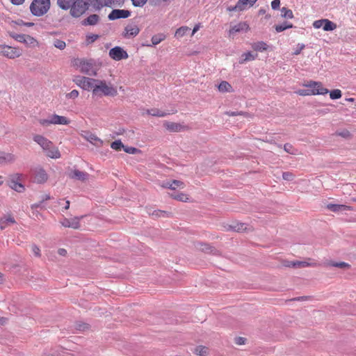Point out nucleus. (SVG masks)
<instances>
[{
    "instance_id": "f257e3e1",
    "label": "nucleus",
    "mask_w": 356,
    "mask_h": 356,
    "mask_svg": "<svg viewBox=\"0 0 356 356\" xmlns=\"http://www.w3.org/2000/svg\"><path fill=\"white\" fill-rule=\"evenodd\" d=\"M118 95L117 88L111 83L108 84L104 80H97L95 88L92 90V96L102 97V96L115 97Z\"/></svg>"
},
{
    "instance_id": "f03ea898",
    "label": "nucleus",
    "mask_w": 356,
    "mask_h": 356,
    "mask_svg": "<svg viewBox=\"0 0 356 356\" xmlns=\"http://www.w3.org/2000/svg\"><path fill=\"white\" fill-rule=\"evenodd\" d=\"M79 66L81 72L89 76H96L102 66V63L92 58L82 59L80 60Z\"/></svg>"
},
{
    "instance_id": "7ed1b4c3",
    "label": "nucleus",
    "mask_w": 356,
    "mask_h": 356,
    "mask_svg": "<svg viewBox=\"0 0 356 356\" xmlns=\"http://www.w3.org/2000/svg\"><path fill=\"white\" fill-rule=\"evenodd\" d=\"M50 6V0H33L30 5V11L33 15L41 17L48 12Z\"/></svg>"
},
{
    "instance_id": "20e7f679",
    "label": "nucleus",
    "mask_w": 356,
    "mask_h": 356,
    "mask_svg": "<svg viewBox=\"0 0 356 356\" xmlns=\"http://www.w3.org/2000/svg\"><path fill=\"white\" fill-rule=\"evenodd\" d=\"M92 2V0H74L70 8V15L75 18L81 17L88 10Z\"/></svg>"
},
{
    "instance_id": "39448f33",
    "label": "nucleus",
    "mask_w": 356,
    "mask_h": 356,
    "mask_svg": "<svg viewBox=\"0 0 356 356\" xmlns=\"http://www.w3.org/2000/svg\"><path fill=\"white\" fill-rule=\"evenodd\" d=\"M93 6L96 10H100L103 7L111 8L113 5L122 6L124 0H92Z\"/></svg>"
},
{
    "instance_id": "423d86ee",
    "label": "nucleus",
    "mask_w": 356,
    "mask_h": 356,
    "mask_svg": "<svg viewBox=\"0 0 356 356\" xmlns=\"http://www.w3.org/2000/svg\"><path fill=\"white\" fill-rule=\"evenodd\" d=\"M0 54L12 59L19 57L22 55L19 50L8 45H0Z\"/></svg>"
},
{
    "instance_id": "0eeeda50",
    "label": "nucleus",
    "mask_w": 356,
    "mask_h": 356,
    "mask_svg": "<svg viewBox=\"0 0 356 356\" xmlns=\"http://www.w3.org/2000/svg\"><path fill=\"white\" fill-rule=\"evenodd\" d=\"M108 54L113 60L117 61L127 59L129 57L127 52L119 46L111 49Z\"/></svg>"
},
{
    "instance_id": "6e6552de",
    "label": "nucleus",
    "mask_w": 356,
    "mask_h": 356,
    "mask_svg": "<svg viewBox=\"0 0 356 356\" xmlns=\"http://www.w3.org/2000/svg\"><path fill=\"white\" fill-rule=\"evenodd\" d=\"M21 176L20 174L12 175L8 181L9 186L18 193L24 192L25 190L24 186L19 182Z\"/></svg>"
},
{
    "instance_id": "1a4fd4ad",
    "label": "nucleus",
    "mask_w": 356,
    "mask_h": 356,
    "mask_svg": "<svg viewBox=\"0 0 356 356\" xmlns=\"http://www.w3.org/2000/svg\"><path fill=\"white\" fill-rule=\"evenodd\" d=\"M131 11L128 10L113 9L108 15V19L111 21L118 19H126L131 16Z\"/></svg>"
},
{
    "instance_id": "9d476101",
    "label": "nucleus",
    "mask_w": 356,
    "mask_h": 356,
    "mask_svg": "<svg viewBox=\"0 0 356 356\" xmlns=\"http://www.w3.org/2000/svg\"><path fill=\"white\" fill-rule=\"evenodd\" d=\"M195 248L204 253L220 255V251L209 243L198 242L195 244Z\"/></svg>"
},
{
    "instance_id": "9b49d317",
    "label": "nucleus",
    "mask_w": 356,
    "mask_h": 356,
    "mask_svg": "<svg viewBox=\"0 0 356 356\" xmlns=\"http://www.w3.org/2000/svg\"><path fill=\"white\" fill-rule=\"evenodd\" d=\"M83 218V216H76L73 218L68 219L65 218L61 224L65 227H71L75 229L80 228V220Z\"/></svg>"
},
{
    "instance_id": "f8f14e48",
    "label": "nucleus",
    "mask_w": 356,
    "mask_h": 356,
    "mask_svg": "<svg viewBox=\"0 0 356 356\" xmlns=\"http://www.w3.org/2000/svg\"><path fill=\"white\" fill-rule=\"evenodd\" d=\"M306 87L313 88L314 90V95H325L329 92L327 88L322 87L321 82L310 81L308 84L305 85Z\"/></svg>"
},
{
    "instance_id": "ddd939ff",
    "label": "nucleus",
    "mask_w": 356,
    "mask_h": 356,
    "mask_svg": "<svg viewBox=\"0 0 356 356\" xmlns=\"http://www.w3.org/2000/svg\"><path fill=\"white\" fill-rule=\"evenodd\" d=\"M70 179L85 181L88 179L89 174L86 172L80 171L77 169L71 170L68 173Z\"/></svg>"
},
{
    "instance_id": "4468645a",
    "label": "nucleus",
    "mask_w": 356,
    "mask_h": 356,
    "mask_svg": "<svg viewBox=\"0 0 356 356\" xmlns=\"http://www.w3.org/2000/svg\"><path fill=\"white\" fill-rule=\"evenodd\" d=\"M33 140L37 143L44 150L49 149L53 145L52 142L41 135H35Z\"/></svg>"
},
{
    "instance_id": "2eb2a0df",
    "label": "nucleus",
    "mask_w": 356,
    "mask_h": 356,
    "mask_svg": "<svg viewBox=\"0 0 356 356\" xmlns=\"http://www.w3.org/2000/svg\"><path fill=\"white\" fill-rule=\"evenodd\" d=\"M326 208L330 211L337 213V212H343L346 211H353L354 209L353 207L345 205V204H327L326 205Z\"/></svg>"
},
{
    "instance_id": "dca6fc26",
    "label": "nucleus",
    "mask_w": 356,
    "mask_h": 356,
    "mask_svg": "<svg viewBox=\"0 0 356 356\" xmlns=\"http://www.w3.org/2000/svg\"><path fill=\"white\" fill-rule=\"evenodd\" d=\"M140 32V29L137 25H127L124 28V31L122 33L124 38H130L136 36Z\"/></svg>"
},
{
    "instance_id": "f3484780",
    "label": "nucleus",
    "mask_w": 356,
    "mask_h": 356,
    "mask_svg": "<svg viewBox=\"0 0 356 356\" xmlns=\"http://www.w3.org/2000/svg\"><path fill=\"white\" fill-rule=\"evenodd\" d=\"M283 266L289 268H305L312 266V264L302 261H284Z\"/></svg>"
},
{
    "instance_id": "a211bd4d",
    "label": "nucleus",
    "mask_w": 356,
    "mask_h": 356,
    "mask_svg": "<svg viewBox=\"0 0 356 356\" xmlns=\"http://www.w3.org/2000/svg\"><path fill=\"white\" fill-rule=\"evenodd\" d=\"M249 30V24L246 22H241L238 24L232 26V28L229 30V33L234 34L241 31L247 32Z\"/></svg>"
},
{
    "instance_id": "6ab92c4d",
    "label": "nucleus",
    "mask_w": 356,
    "mask_h": 356,
    "mask_svg": "<svg viewBox=\"0 0 356 356\" xmlns=\"http://www.w3.org/2000/svg\"><path fill=\"white\" fill-rule=\"evenodd\" d=\"M81 79H83L81 88L86 90H92L95 88V86L97 84L98 80L89 77H83Z\"/></svg>"
},
{
    "instance_id": "aec40b11",
    "label": "nucleus",
    "mask_w": 356,
    "mask_h": 356,
    "mask_svg": "<svg viewBox=\"0 0 356 356\" xmlns=\"http://www.w3.org/2000/svg\"><path fill=\"white\" fill-rule=\"evenodd\" d=\"M34 179L37 184H44L48 179V175L43 168H39L35 171Z\"/></svg>"
},
{
    "instance_id": "412c9836",
    "label": "nucleus",
    "mask_w": 356,
    "mask_h": 356,
    "mask_svg": "<svg viewBox=\"0 0 356 356\" xmlns=\"http://www.w3.org/2000/svg\"><path fill=\"white\" fill-rule=\"evenodd\" d=\"M100 20V17L97 14H92L89 15L87 18L84 19L81 21V25L83 26H95L96 25Z\"/></svg>"
},
{
    "instance_id": "4be33fe9",
    "label": "nucleus",
    "mask_w": 356,
    "mask_h": 356,
    "mask_svg": "<svg viewBox=\"0 0 356 356\" xmlns=\"http://www.w3.org/2000/svg\"><path fill=\"white\" fill-rule=\"evenodd\" d=\"M84 138L86 139V140L96 145L97 147H101L103 145V141L92 133L86 132L84 135Z\"/></svg>"
},
{
    "instance_id": "5701e85b",
    "label": "nucleus",
    "mask_w": 356,
    "mask_h": 356,
    "mask_svg": "<svg viewBox=\"0 0 356 356\" xmlns=\"http://www.w3.org/2000/svg\"><path fill=\"white\" fill-rule=\"evenodd\" d=\"M51 122L54 124H68L70 121L65 116H60L54 114L51 116Z\"/></svg>"
},
{
    "instance_id": "b1692460",
    "label": "nucleus",
    "mask_w": 356,
    "mask_h": 356,
    "mask_svg": "<svg viewBox=\"0 0 356 356\" xmlns=\"http://www.w3.org/2000/svg\"><path fill=\"white\" fill-rule=\"evenodd\" d=\"M45 151L47 152L46 155L51 159H58L61 156L58 149L53 145Z\"/></svg>"
},
{
    "instance_id": "393cba45",
    "label": "nucleus",
    "mask_w": 356,
    "mask_h": 356,
    "mask_svg": "<svg viewBox=\"0 0 356 356\" xmlns=\"http://www.w3.org/2000/svg\"><path fill=\"white\" fill-rule=\"evenodd\" d=\"M73 3H74V0H57L58 7L64 10L71 8Z\"/></svg>"
},
{
    "instance_id": "a878e982",
    "label": "nucleus",
    "mask_w": 356,
    "mask_h": 356,
    "mask_svg": "<svg viewBox=\"0 0 356 356\" xmlns=\"http://www.w3.org/2000/svg\"><path fill=\"white\" fill-rule=\"evenodd\" d=\"M257 54H252V52L248 51L242 54L241 59L239 60L240 64H243L245 62L254 60L257 57Z\"/></svg>"
},
{
    "instance_id": "bb28decb",
    "label": "nucleus",
    "mask_w": 356,
    "mask_h": 356,
    "mask_svg": "<svg viewBox=\"0 0 356 356\" xmlns=\"http://www.w3.org/2000/svg\"><path fill=\"white\" fill-rule=\"evenodd\" d=\"M323 29L325 31H332L337 29V24L328 19H323Z\"/></svg>"
},
{
    "instance_id": "cd10ccee",
    "label": "nucleus",
    "mask_w": 356,
    "mask_h": 356,
    "mask_svg": "<svg viewBox=\"0 0 356 356\" xmlns=\"http://www.w3.org/2000/svg\"><path fill=\"white\" fill-rule=\"evenodd\" d=\"M252 48L256 51H264L268 49V45L263 41H259L252 43Z\"/></svg>"
},
{
    "instance_id": "c85d7f7f",
    "label": "nucleus",
    "mask_w": 356,
    "mask_h": 356,
    "mask_svg": "<svg viewBox=\"0 0 356 356\" xmlns=\"http://www.w3.org/2000/svg\"><path fill=\"white\" fill-rule=\"evenodd\" d=\"M164 126L170 131L174 132L179 131L182 127L180 124L175 122H165Z\"/></svg>"
},
{
    "instance_id": "c756f323",
    "label": "nucleus",
    "mask_w": 356,
    "mask_h": 356,
    "mask_svg": "<svg viewBox=\"0 0 356 356\" xmlns=\"http://www.w3.org/2000/svg\"><path fill=\"white\" fill-rule=\"evenodd\" d=\"M15 160L14 156L10 153L0 152V163L12 162Z\"/></svg>"
},
{
    "instance_id": "7c9ffc66",
    "label": "nucleus",
    "mask_w": 356,
    "mask_h": 356,
    "mask_svg": "<svg viewBox=\"0 0 356 356\" xmlns=\"http://www.w3.org/2000/svg\"><path fill=\"white\" fill-rule=\"evenodd\" d=\"M8 223L14 224L15 223V220L11 216H8L4 218H1L0 220V228L1 229H4L6 227V225Z\"/></svg>"
},
{
    "instance_id": "2f4dec72",
    "label": "nucleus",
    "mask_w": 356,
    "mask_h": 356,
    "mask_svg": "<svg viewBox=\"0 0 356 356\" xmlns=\"http://www.w3.org/2000/svg\"><path fill=\"white\" fill-rule=\"evenodd\" d=\"M218 90L221 92H232V86L226 81H222L218 86Z\"/></svg>"
},
{
    "instance_id": "473e14b6",
    "label": "nucleus",
    "mask_w": 356,
    "mask_h": 356,
    "mask_svg": "<svg viewBox=\"0 0 356 356\" xmlns=\"http://www.w3.org/2000/svg\"><path fill=\"white\" fill-rule=\"evenodd\" d=\"M233 232H242L247 229V225L243 222H233Z\"/></svg>"
},
{
    "instance_id": "72a5a7b5",
    "label": "nucleus",
    "mask_w": 356,
    "mask_h": 356,
    "mask_svg": "<svg viewBox=\"0 0 356 356\" xmlns=\"http://www.w3.org/2000/svg\"><path fill=\"white\" fill-rule=\"evenodd\" d=\"M293 27V24L288 22H284L281 24H277L275 26V29L277 33L282 32L286 29H291Z\"/></svg>"
},
{
    "instance_id": "f704fd0d",
    "label": "nucleus",
    "mask_w": 356,
    "mask_h": 356,
    "mask_svg": "<svg viewBox=\"0 0 356 356\" xmlns=\"http://www.w3.org/2000/svg\"><path fill=\"white\" fill-rule=\"evenodd\" d=\"M9 36L19 42L24 43L26 38V34H17L15 32L8 31Z\"/></svg>"
},
{
    "instance_id": "c9c22d12",
    "label": "nucleus",
    "mask_w": 356,
    "mask_h": 356,
    "mask_svg": "<svg viewBox=\"0 0 356 356\" xmlns=\"http://www.w3.org/2000/svg\"><path fill=\"white\" fill-rule=\"evenodd\" d=\"M170 195L172 199L179 200L181 202H186L188 200L187 195H186L183 193H171Z\"/></svg>"
},
{
    "instance_id": "e433bc0d",
    "label": "nucleus",
    "mask_w": 356,
    "mask_h": 356,
    "mask_svg": "<svg viewBox=\"0 0 356 356\" xmlns=\"http://www.w3.org/2000/svg\"><path fill=\"white\" fill-rule=\"evenodd\" d=\"M146 112L148 115L156 117H164L167 115L166 113L163 112L158 108L147 109Z\"/></svg>"
},
{
    "instance_id": "4c0bfd02",
    "label": "nucleus",
    "mask_w": 356,
    "mask_h": 356,
    "mask_svg": "<svg viewBox=\"0 0 356 356\" xmlns=\"http://www.w3.org/2000/svg\"><path fill=\"white\" fill-rule=\"evenodd\" d=\"M327 264L330 266L337 267V268H350V265L344 261L336 262V261H331Z\"/></svg>"
},
{
    "instance_id": "58836bf2",
    "label": "nucleus",
    "mask_w": 356,
    "mask_h": 356,
    "mask_svg": "<svg viewBox=\"0 0 356 356\" xmlns=\"http://www.w3.org/2000/svg\"><path fill=\"white\" fill-rule=\"evenodd\" d=\"M194 353L200 356H207L208 355V348L206 346H198L195 348Z\"/></svg>"
},
{
    "instance_id": "ea45409f",
    "label": "nucleus",
    "mask_w": 356,
    "mask_h": 356,
    "mask_svg": "<svg viewBox=\"0 0 356 356\" xmlns=\"http://www.w3.org/2000/svg\"><path fill=\"white\" fill-rule=\"evenodd\" d=\"M152 215L153 216H155L156 218H159V217L170 218V217H172V213L165 211H162V210H156L152 213Z\"/></svg>"
},
{
    "instance_id": "a19ab883",
    "label": "nucleus",
    "mask_w": 356,
    "mask_h": 356,
    "mask_svg": "<svg viewBox=\"0 0 356 356\" xmlns=\"http://www.w3.org/2000/svg\"><path fill=\"white\" fill-rule=\"evenodd\" d=\"M165 38V35L163 33H159L154 35L152 37L151 41L152 45H156L159 44L161 41L164 40Z\"/></svg>"
},
{
    "instance_id": "79ce46f5",
    "label": "nucleus",
    "mask_w": 356,
    "mask_h": 356,
    "mask_svg": "<svg viewBox=\"0 0 356 356\" xmlns=\"http://www.w3.org/2000/svg\"><path fill=\"white\" fill-rule=\"evenodd\" d=\"M282 17L286 19H292L293 18V14L291 10L288 9L286 7H283L281 9Z\"/></svg>"
},
{
    "instance_id": "37998d69",
    "label": "nucleus",
    "mask_w": 356,
    "mask_h": 356,
    "mask_svg": "<svg viewBox=\"0 0 356 356\" xmlns=\"http://www.w3.org/2000/svg\"><path fill=\"white\" fill-rule=\"evenodd\" d=\"M99 37H100L99 35L93 34V33H90V34L86 35V45H89V44L93 43Z\"/></svg>"
},
{
    "instance_id": "c03bdc74",
    "label": "nucleus",
    "mask_w": 356,
    "mask_h": 356,
    "mask_svg": "<svg viewBox=\"0 0 356 356\" xmlns=\"http://www.w3.org/2000/svg\"><path fill=\"white\" fill-rule=\"evenodd\" d=\"M75 328L76 330L83 332V331L89 330L90 325L88 323H83V322H77L75 324Z\"/></svg>"
},
{
    "instance_id": "a18cd8bd",
    "label": "nucleus",
    "mask_w": 356,
    "mask_h": 356,
    "mask_svg": "<svg viewBox=\"0 0 356 356\" xmlns=\"http://www.w3.org/2000/svg\"><path fill=\"white\" fill-rule=\"evenodd\" d=\"M111 147L116 151H120L122 149H124V145L120 140H116L111 143Z\"/></svg>"
},
{
    "instance_id": "49530a36",
    "label": "nucleus",
    "mask_w": 356,
    "mask_h": 356,
    "mask_svg": "<svg viewBox=\"0 0 356 356\" xmlns=\"http://www.w3.org/2000/svg\"><path fill=\"white\" fill-rule=\"evenodd\" d=\"M330 97L332 99H338L341 97L342 93L341 91L339 89H334L331 91H329Z\"/></svg>"
},
{
    "instance_id": "de8ad7c7",
    "label": "nucleus",
    "mask_w": 356,
    "mask_h": 356,
    "mask_svg": "<svg viewBox=\"0 0 356 356\" xmlns=\"http://www.w3.org/2000/svg\"><path fill=\"white\" fill-rule=\"evenodd\" d=\"M296 92H297V94H298L300 96L314 95V90H313V88H312V89H300V90H298Z\"/></svg>"
},
{
    "instance_id": "09e8293b",
    "label": "nucleus",
    "mask_w": 356,
    "mask_h": 356,
    "mask_svg": "<svg viewBox=\"0 0 356 356\" xmlns=\"http://www.w3.org/2000/svg\"><path fill=\"white\" fill-rule=\"evenodd\" d=\"M172 187L171 190H175L177 188H184L185 187V184L179 180L174 179L171 181Z\"/></svg>"
},
{
    "instance_id": "8fccbe9b",
    "label": "nucleus",
    "mask_w": 356,
    "mask_h": 356,
    "mask_svg": "<svg viewBox=\"0 0 356 356\" xmlns=\"http://www.w3.org/2000/svg\"><path fill=\"white\" fill-rule=\"evenodd\" d=\"M53 44L55 47L59 49L60 50L64 49L66 47L65 42H64L61 40H59V39H56L54 41Z\"/></svg>"
},
{
    "instance_id": "3c124183",
    "label": "nucleus",
    "mask_w": 356,
    "mask_h": 356,
    "mask_svg": "<svg viewBox=\"0 0 356 356\" xmlns=\"http://www.w3.org/2000/svg\"><path fill=\"white\" fill-rule=\"evenodd\" d=\"M189 31L188 28V27H185V26H181L180 28H179L178 29H177L176 32H175V36H177V37H182L184 36V35L186 34V33Z\"/></svg>"
},
{
    "instance_id": "603ef678",
    "label": "nucleus",
    "mask_w": 356,
    "mask_h": 356,
    "mask_svg": "<svg viewBox=\"0 0 356 356\" xmlns=\"http://www.w3.org/2000/svg\"><path fill=\"white\" fill-rule=\"evenodd\" d=\"M126 153H128V154H138V153H140L141 151L138 149V148H136V147H128V146H124V149H123Z\"/></svg>"
},
{
    "instance_id": "864d4df0",
    "label": "nucleus",
    "mask_w": 356,
    "mask_h": 356,
    "mask_svg": "<svg viewBox=\"0 0 356 356\" xmlns=\"http://www.w3.org/2000/svg\"><path fill=\"white\" fill-rule=\"evenodd\" d=\"M257 1V0H238V3L243 10L248 3H249L252 6L256 3Z\"/></svg>"
},
{
    "instance_id": "5fc2aeb1",
    "label": "nucleus",
    "mask_w": 356,
    "mask_h": 356,
    "mask_svg": "<svg viewBox=\"0 0 356 356\" xmlns=\"http://www.w3.org/2000/svg\"><path fill=\"white\" fill-rule=\"evenodd\" d=\"M225 114L228 116L247 115V113L243 111H225Z\"/></svg>"
},
{
    "instance_id": "6e6d98bb",
    "label": "nucleus",
    "mask_w": 356,
    "mask_h": 356,
    "mask_svg": "<svg viewBox=\"0 0 356 356\" xmlns=\"http://www.w3.org/2000/svg\"><path fill=\"white\" fill-rule=\"evenodd\" d=\"M294 177V175L290 172H284L282 173V178L286 181H292Z\"/></svg>"
},
{
    "instance_id": "4d7b16f0",
    "label": "nucleus",
    "mask_w": 356,
    "mask_h": 356,
    "mask_svg": "<svg viewBox=\"0 0 356 356\" xmlns=\"http://www.w3.org/2000/svg\"><path fill=\"white\" fill-rule=\"evenodd\" d=\"M9 24L13 28H15L16 25H18V26H25V22H24L21 19H19L17 20H12V21H10L9 22Z\"/></svg>"
},
{
    "instance_id": "13d9d810",
    "label": "nucleus",
    "mask_w": 356,
    "mask_h": 356,
    "mask_svg": "<svg viewBox=\"0 0 356 356\" xmlns=\"http://www.w3.org/2000/svg\"><path fill=\"white\" fill-rule=\"evenodd\" d=\"M132 4L135 7H143L147 1V0H131Z\"/></svg>"
},
{
    "instance_id": "bf43d9fd",
    "label": "nucleus",
    "mask_w": 356,
    "mask_h": 356,
    "mask_svg": "<svg viewBox=\"0 0 356 356\" xmlns=\"http://www.w3.org/2000/svg\"><path fill=\"white\" fill-rule=\"evenodd\" d=\"M36 42H37V40L33 37H32L29 35H26V38H25V41L24 42V43L26 44L31 45V44H33L34 43H35Z\"/></svg>"
},
{
    "instance_id": "052dcab7",
    "label": "nucleus",
    "mask_w": 356,
    "mask_h": 356,
    "mask_svg": "<svg viewBox=\"0 0 356 356\" xmlns=\"http://www.w3.org/2000/svg\"><path fill=\"white\" fill-rule=\"evenodd\" d=\"M79 96V91L73 90L70 92L66 94V98L67 99H76Z\"/></svg>"
},
{
    "instance_id": "680f3d73",
    "label": "nucleus",
    "mask_w": 356,
    "mask_h": 356,
    "mask_svg": "<svg viewBox=\"0 0 356 356\" xmlns=\"http://www.w3.org/2000/svg\"><path fill=\"white\" fill-rule=\"evenodd\" d=\"M247 339L244 337H237L234 339L235 343L237 345H244Z\"/></svg>"
},
{
    "instance_id": "e2e57ef3",
    "label": "nucleus",
    "mask_w": 356,
    "mask_h": 356,
    "mask_svg": "<svg viewBox=\"0 0 356 356\" xmlns=\"http://www.w3.org/2000/svg\"><path fill=\"white\" fill-rule=\"evenodd\" d=\"M32 251L35 256L40 257V250L35 244L32 245Z\"/></svg>"
},
{
    "instance_id": "0e129e2a",
    "label": "nucleus",
    "mask_w": 356,
    "mask_h": 356,
    "mask_svg": "<svg viewBox=\"0 0 356 356\" xmlns=\"http://www.w3.org/2000/svg\"><path fill=\"white\" fill-rule=\"evenodd\" d=\"M229 11H242L243 9L237 2V3L234 6H229L227 8Z\"/></svg>"
},
{
    "instance_id": "69168bd1",
    "label": "nucleus",
    "mask_w": 356,
    "mask_h": 356,
    "mask_svg": "<svg viewBox=\"0 0 356 356\" xmlns=\"http://www.w3.org/2000/svg\"><path fill=\"white\" fill-rule=\"evenodd\" d=\"M323 19H318V20H316L314 21V22L313 23V26L315 29H320L321 27L323 26Z\"/></svg>"
},
{
    "instance_id": "338daca9",
    "label": "nucleus",
    "mask_w": 356,
    "mask_h": 356,
    "mask_svg": "<svg viewBox=\"0 0 356 356\" xmlns=\"http://www.w3.org/2000/svg\"><path fill=\"white\" fill-rule=\"evenodd\" d=\"M39 122L42 126H48V125L52 124L51 118L49 120H48V119L40 120Z\"/></svg>"
},
{
    "instance_id": "774afa93",
    "label": "nucleus",
    "mask_w": 356,
    "mask_h": 356,
    "mask_svg": "<svg viewBox=\"0 0 356 356\" xmlns=\"http://www.w3.org/2000/svg\"><path fill=\"white\" fill-rule=\"evenodd\" d=\"M280 0H273L271 2V7L273 10H277L280 8Z\"/></svg>"
}]
</instances>
